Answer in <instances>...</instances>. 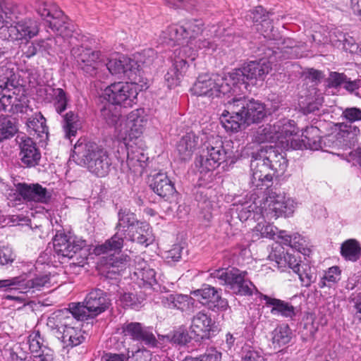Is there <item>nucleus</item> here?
<instances>
[{"label":"nucleus","instance_id":"1","mask_svg":"<svg viewBox=\"0 0 361 361\" xmlns=\"http://www.w3.org/2000/svg\"><path fill=\"white\" fill-rule=\"evenodd\" d=\"M305 49L304 44H298L291 38L279 39L276 42H270L268 50L271 54H267L269 61H250L243 67L228 73L226 80L231 81L235 93H237V90H240V86L247 89L248 82L253 83V81L264 80V77L271 69L270 63L273 62L274 59L283 60L300 58L304 56Z\"/></svg>","mask_w":361,"mask_h":361},{"label":"nucleus","instance_id":"2","mask_svg":"<svg viewBox=\"0 0 361 361\" xmlns=\"http://www.w3.org/2000/svg\"><path fill=\"white\" fill-rule=\"evenodd\" d=\"M273 126L276 144L284 149H300L302 145L312 150H318L322 147L320 130L317 127H307L302 132V140H300L298 128L294 121L284 118L276 121Z\"/></svg>","mask_w":361,"mask_h":361},{"label":"nucleus","instance_id":"3","mask_svg":"<svg viewBox=\"0 0 361 361\" xmlns=\"http://www.w3.org/2000/svg\"><path fill=\"white\" fill-rule=\"evenodd\" d=\"M73 152V157L78 164L86 166L95 176L104 177L109 173L111 160L107 152L97 144L78 142Z\"/></svg>","mask_w":361,"mask_h":361},{"label":"nucleus","instance_id":"4","mask_svg":"<svg viewBox=\"0 0 361 361\" xmlns=\"http://www.w3.org/2000/svg\"><path fill=\"white\" fill-rule=\"evenodd\" d=\"M67 311H57L49 317L47 326L66 347L73 348L85 341L80 325L68 316Z\"/></svg>","mask_w":361,"mask_h":361},{"label":"nucleus","instance_id":"5","mask_svg":"<svg viewBox=\"0 0 361 361\" xmlns=\"http://www.w3.org/2000/svg\"><path fill=\"white\" fill-rule=\"evenodd\" d=\"M247 272L235 267L220 268L211 271V278L217 279L220 285L226 286L233 293L240 295H251L256 289L247 277Z\"/></svg>","mask_w":361,"mask_h":361},{"label":"nucleus","instance_id":"6","mask_svg":"<svg viewBox=\"0 0 361 361\" xmlns=\"http://www.w3.org/2000/svg\"><path fill=\"white\" fill-rule=\"evenodd\" d=\"M228 73L223 76L219 75H200L191 87V92L200 97H219L221 94H235V89L231 81H227Z\"/></svg>","mask_w":361,"mask_h":361},{"label":"nucleus","instance_id":"7","mask_svg":"<svg viewBox=\"0 0 361 361\" xmlns=\"http://www.w3.org/2000/svg\"><path fill=\"white\" fill-rule=\"evenodd\" d=\"M228 28V27H225L222 24L211 26L208 30H205L202 33V37L198 39L195 38L194 41H188V44L180 49L179 54H183V56H188L193 61L199 50H203L204 52L214 51L217 48V44L211 37L220 38L223 36H228L231 34Z\"/></svg>","mask_w":361,"mask_h":361},{"label":"nucleus","instance_id":"8","mask_svg":"<svg viewBox=\"0 0 361 361\" xmlns=\"http://www.w3.org/2000/svg\"><path fill=\"white\" fill-rule=\"evenodd\" d=\"M296 207L297 202L293 198L281 194H273L262 200L259 209L263 212V219L271 220L291 216Z\"/></svg>","mask_w":361,"mask_h":361},{"label":"nucleus","instance_id":"9","mask_svg":"<svg viewBox=\"0 0 361 361\" xmlns=\"http://www.w3.org/2000/svg\"><path fill=\"white\" fill-rule=\"evenodd\" d=\"M231 152H227L221 140L209 143L202 154L197 158L195 165L200 173L206 174L218 168L220 164L231 157Z\"/></svg>","mask_w":361,"mask_h":361},{"label":"nucleus","instance_id":"10","mask_svg":"<svg viewBox=\"0 0 361 361\" xmlns=\"http://www.w3.org/2000/svg\"><path fill=\"white\" fill-rule=\"evenodd\" d=\"M226 105L233 113H241L247 126L261 121L266 116L264 104L253 99L234 97Z\"/></svg>","mask_w":361,"mask_h":361},{"label":"nucleus","instance_id":"11","mask_svg":"<svg viewBox=\"0 0 361 361\" xmlns=\"http://www.w3.org/2000/svg\"><path fill=\"white\" fill-rule=\"evenodd\" d=\"M137 85L133 82H115L105 88L104 98L116 106L131 107L136 103Z\"/></svg>","mask_w":361,"mask_h":361},{"label":"nucleus","instance_id":"12","mask_svg":"<svg viewBox=\"0 0 361 361\" xmlns=\"http://www.w3.org/2000/svg\"><path fill=\"white\" fill-rule=\"evenodd\" d=\"M39 32V23L32 18L16 20L11 26L0 27V38L3 40L19 41L35 37Z\"/></svg>","mask_w":361,"mask_h":361},{"label":"nucleus","instance_id":"13","mask_svg":"<svg viewBox=\"0 0 361 361\" xmlns=\"http://www.w3.org/2000/svg\"><path fill=\"white\" fill-rule=\"evenodd\" d=\"M50 284V276L47 274L36 275L34 277L23 274L11 279L0 280V288H10L25 294H33L43 287H49Z\"/></svg>","mask_w":361,"mask_h":361},{"label":"nucleus","instance_id":"14","mask_svg":"<svg viewBox=\"0 0 361 361\" xmlns=\"http://www.w3.org/2000/svg\"><path fill=\"white\" fill-rule=\"evenodd\" d=\"M139 113V110L132 111L123 121L125 129L121 127L118 133V138L123 140L124 145L126 142L135 145L143 144L140 137L147 121L144 116H140Z\"/></svg>","mask_w":361,"mask_h":361},{"label":"nucleus","instance_id":"15","mask_svg":"<svg viewBox=\"0 0 361 361\" xmlns=\"http://www.w3.org/2000/svg\"><path fill=\"white\" fill-rule=\"evenodd\" d=\"M124 145L127 150V159L126 162L121 163V171L126 173L131 172L142 175L149 159L142 148L143 144L135 145L126 142V145Z\"/></svg>","mask_w":361,"mask_h":361},{"label":"nucleus","instance_id":"16","mask_svg":"<svg viewBox=\"0 0 361 361\" xmlns=\"http://www.w3.org/2000/svg\"><path fill=\"white\" fill-rule=\"evenodd\" d=\"M71 54L77 59L81 69L90 76L97 75L98 70L103 68V61L98 51L76 47L71 49Z\"/></svg>","mask_w":361,"mask_h":361},{"label":"nucleus","instance_id":"17","mask_svg":"<svg viewBox=\"0 0 361 361\" xmlns=\"http://www.w3.org/2000/svg\"><path fill=\"white\" fill-rule=\"evenodd\" d=\"M28 103L27 97L23 94L6 92L0 97V111L11 114H27L32 111Z\"/></svg>","mask_w":361,"mask_h":361},{"label":"nucleus","instance_id":"18","mask_svg":"<svg viewBox=\"0 0 361 361\" xmlns=\"http://www.w3.org/2000/svg\"><path fill=\"white\" fill-rule=\"evenodd\" d=\"M54 249L58 256L72 259L87 245L86 241L81 239H72L65 234H57L54 238Z\"/></svg>","mask_w":361,"mask_h":361},{"label":"nucleus","instance_id":"19","mask_svg":"<svg viewBox=\"0 0 361 361\" xmlns=\"http://www.w3.org/2000/svg\"><path fill=\"white\" fill-rule=\"evenodd\" d=\"M281 146H264L258 151V155L266 160L274 173L283 174L287 166L288 160Z\"/></svg>","mask_w":361,"mask_h":361},{"label":"nucleus","instance_id":"20","mask_svg":"<svg viewBox=\"0 0 361 361\" xmlns=\"http://www.w3.org/2000/svg\"><path fill=\"white\" fill-rule=\"evenodd\" d=\"M192 294L214 312L226 310L228 306L227 300L209 285H204L202 288L193 290Z\"/></svg>","mask_w":361,"mask_h":361},{"label":"nucleus","instance_id":"21","mask_svg":"<svg viewBox=\"0 0 361 361\" xmlns=\"http://www.w3.org/2000/svg\"><path fill=\"white\" fill-rule=\"evenodd\" d=\"M27 344L32 360L54 361V351L44 344V338L39 331H35L28 336Z\"/></svg>","mask_w":361,"mask_h":361},{"label":"nucleus","instance_id":"22","mask_svg":"<svg viewBox=\"0 0 361 361\" xmlns=\"http://www.w3.org/2000/svg\"><path fill=\"white\" fill-rule=\"evenodd\" d=\"M15 186L16 192L25 201L47 203L50 200V193L39 183H19Z\"/></svg>","mask_w":361,"mask_h":361},{"label":"nucleus","instance_id":"23","mask_svg":"<svg viewBox=\"0 0 361 361\" xmlns=\"http://www.w3.org/2000/svg\"><path fill=\"white\" fill-rule=\"evenodd\" d=\"M21 163L26 167H34L39 164L41 153L35 142L28 137H21L19 144Z\"/></svg>","mask_w":361,"mask_h":361},{"label":"nucleus","instance_id":"24","mask_svg":"<svg viewBox=\"0 0 361 361\" xmlns=\"http://www.w3.org/2000/svg\"><path fill=\"white\" fill-rule=\"evenodd\" d=\"M123 334L131 339L144 342L146 345L155 346L157 339L152 332L147 328H143L138 322H130L123 324L122 326Z\"/></svg>","mask_w":361,"mask_h":361},{"label":"nucleus","instance_id":"25","mask_svg":"<svg viewBox=\"0 0 361 361\" xmlns=\"http://www.w3.org/2000/svg\"><path fill=\"white\" fill-rule=\"evenodd\" d=\"M189 32H185L183 24H174L169 26L164 31L162 32L161 37L163 42L169 46L175 47L180 46L178 49H175L174 53L176 54L178 51L183 46L188 44Z\"/></svg>","mask_w":361,"mask_h":361},{"label":"nucleus","instance_id":"26","mask_svg":"<svg viewBox=\"0 0 361 361\" xmlns=\"http://www.w3.org/2000/svg\"><path fill=\"white\" fill-rule=\"evenodd\" d=\"M83 303L86 305L92 317H94L108 308L109 300L104 290L95 288L87 293Z\"/></svg>","mask_w":361,"mask_h":361},{"label":"nucleus","instance_id":"27","mask_svg":"<svg viewBox=\"0 0 361 361\" xmlns=\"http://www.w3.org/2000/svg\"><path fill=\"white\" fill-rule=\"evenodd\" d=\"M136 66L134 60L125 56L110 59L107 63L103 62V68H106L111 75L129 78L135 73Z\"/></svg>","mask_w":361,"mask_h":361},{"label":"nucleus","instance_id":"28","mask_svg":"<svg viewBox=\"0 0 361 361\" xmlns=\"http://www.w3.org/2000/svg\"><path fill=\"white\" fill-rule=\"evenodd\" d=\"M267 13L262 6H257L250 11L249 18L255 23L256 29L260 32L265 38L269 40L276 39L273 33L274 27Z\"/></svg>","mask_w":361,"mask_h":361},{"label":"nucleus","instance_id":"29","mask_svg":"<svg viewBox=\"0 0 361 361\" xmlns=\"http://www.w3.org/2000/svg\"><path fill=\"white\" fill-rule=\"evenodd\" d=\"M140 221L136 215L128 209H120L118 212V222L115 226V231L128 240L135 228Z\"/></svg>","mask_w":361,"mask_h":361},{"label":"nucleus","instance_id":"30","mask_svg":"<svg viewBox=\"0 0 361 361\" xmlns=\"http://www.w3.org/2000/svg\"><path fill=\"white\" fill-rule=\"evenodd\" d=\"M259 299L265 301L267 307H271L270 312L273 315L286 318H293L295 315V307L288 302L271 298L263 293H260Z\"/></svg>","mask_w":361,"mask_h":361},{"label":"nucleus","instance_id":"31","mask_svg":"<svg viewBox=\"0 0 361 361\" xmlns=\"http://www.w3.org/2000/svg\"><path fill=\"white\" fill-rule=\"evenodd\" d=\"M54 15L53 20H47L49 27L63 38H69L73 36L75 26L63 15L62 11H57Z\"/></svg>","mask_w":361,"mask_h":361},{"label":"nucleus","instance_id":"32","mask_svg":"<svg viewBox=\"0 0 361 361\" xmlns=\"http://www.w3.org/2000/svg\"><path fill=\"white\" fill-rule=\"evenodd\" d=\"M282 250L283 247H280L279 250L276 247L269 254V259L275 262L281 271H284L287 267L291 269L294 273L299 271L302 264H300L295 256L288 252L284 253V251Z\"/></svg>","mask_w":361,"mask_h":361},{"label":"nucleus","instance_id":"33","mask_svg":"<svg viewBox=\"0 0 361 361\" xmlns=\"http://www.w3.org/2000/svg\"><path fill=\"white\" fill-rule=\"evenodd\" d=\"M262 202L261 200L257 202L251 200L242 202L239 201L235 204V209L239 219L241 221H245L251 218L256 221H259L260 218L263 219V212H260L261 211L259 209Z\"/></svg>","mask_w":361,"mask_h":361},{"label":"nucleus","instance_id":"34","mask_svg":"<svg viewBox=\"0 0 361 361\" xmlns=\"http://www.w3.org/2000/svg\"><path fill=\"white\" fill-rule=\"evenodd\" d=\"M201 142L202 140L192 132L183 135L177 145L179 158L182 161L189 160Z\"/></svg>","mask_w":361,"mask_h":361},{"label":"nucleus","instance_id":"35","mask_svg":"<svg viewBox=\"0 0 361 361\" xmlns=\"http://www.w3.org/2000/svg\"><path fill=\"white\" fill-rule=\"evenodd\" d=\"M150 188L156 194L163 198H169L176 192L172 181L169 178L166 173L161 172L153 176Z\"/></svg>","mask_w":361,"mask_h":361},{"label":"nucleus","instance_id":"36","mask_svg":"<svg viewBox=\"0 0 361 361\" xmlns=\"http://www.w3.org/2000/svg\"><path fill=\"white\" fill-rule=\"evenodd\" d=\"M101 116L109 126H114L118 133H119L124 121L121 107L108 104L102 109Z\"/></svg>","mask_w":361,"mask_h":361},{"label":"nucleus","instance_id":"37","mask_svg":"<svg viewBox=\"0 0 361 361\" xmlns=\"http://www.w3.org/2000/svg\"><path fill=\"white\" fill-rule=\"evenodd\" d=\"M213 324L212 318L207 314L199 312L193 317L190 328L197 336L204 337L210 332Z\"/></svg>","mask_w":361,"mask_h":361},{"label":"nucleus","instance_id":"38","mask_svg":"<svg viewBox=\"0 0 361 361\" xmlns=\"http://www.w3.org/2000/svg\"><path fill=\"white\" fill-rule=\"evenodd\" d=\"M220 119L226 131L238 132L242 126L246 125L241 113H233L227 107L221 114Z\"/></svg>","mask_w":361,"mask_h":361},{"label":"nucleus","instance_id":"39","mask_svg":"<svg viewBox=\"0 0 361 361\" xmlns=\"http://www.w3.org/2000/svg\"><path fill=\"white\" fill-rule=\"evenodd\" d=\"M128 240L136 242L145 246L149 245L153 241L152 231L149 224L140 221L134 228Z\"/></svg>","mask_w":361,"mask_h":361},{"label":"nucleus","instance_id":"40","mask_svg":"<svg viewBox=\"0 0 361 361\" xmlns=\"http://www.w3.org/2000/svg\"><path fill=\"white\" fill-rule=\"evenodd\" d=\"M341 255L348 261L357 262L361 257V246L355 239L345 240L341 246Z\"/></svg>","mask_w":361,"mask_h":361},{"label":"nucleus","instance_id":"41","mask_svg":"<svg viewBox=\"0 0 361 361\" xmlns=\"http://www.w3.org/2000/svg\"><path fill=\"white\" fill-rule=\"evenodd\" d=\"M18 87L17 76L13 68L7 66L0 68V90L11 92Z\"/></svg>","mask_w":361,"mask_h":361},{"label":"nucleus","instance_id":"42","mask_svg":"<svg viewBox=\"0 0 361 361\" xmlns=\"http://www.w3.org/2000/svg\"><path fill=\"white\" fill-rule=\"evenodd\" d=\"M126 238H123L119 233L115 231L114 235L103 244L95 247L94 252L96 255L108 253L114 251L115 252L121 251L123 247V242Z\"/></svg>","mask_w":361,"mask_h":361},{"label":"nucleus","instance_id":"43","mask_svg":"<svg viewBox=\"0 0 361 361\" xmlns=\"http://www.w3.org/2000/svg\"><path fill=\"white\" fill-rule=\"evenodd\" d=\"M45 92L51 96L54 106L59 114H61L67 109L69 98L66 92L61 88L49 87Z\"/></svg>","mask_w":361,"mask_h":361},{"label":"nucleus","instance_id":"44","mask_svg":"<svg viewBox=\"0 0 361 361\" xmlns=\"http://www.w3.org/2000/svg\"><path fill=\"white\" fill-rule=\"evenodd\" d=\"M62 127L65 137L69 140L75 137L78 130L80 128V123L78 114L73 111H68L63 116Z\"/></svg>","mask_w":361,"mask_h":361},{"label":"nucleus","instance_id":"45","mask_svg":"<svg viewBox=\"0 0 361 361\" xmlns=\"http://www.w3.org/2000/svg\"><path fill=\"white\" fill-rule=\"evenodd\" d=\"M291 338L292 331L288 324L277 326L271 333V341L275 348L286 345Z\"/></svg>","mask_w":361,"mask_h":361},{"label":"nucleus","instance_id":"46","mask_svg":"<svg viewBox=\"0 0 361 361\" xmlns=\"http://www.w3.org/2000/svg\"><path fill=\"white\" fill-rule=\"evenodd\" d=\"M26 125L30 130L35 132L39 137L47 136L48 127L46 125V118L40 113H36L27 121Z\"/></svg>","mask_w":361,"mask_h":361},{"label":"nucleus","instance_id":"47","mask_svg":"<svg viewBox=\"0 0 361 361\" xmlns=\"http://www.w3.org/2000/svg\"><path fill=\"white\" fill-rule=\"evenodd\" d=\"M59 311H67L68 316L72 317L73 319L79 324L80 321L87 320L92 317L90 312L87 310L86 305L82 302H71L68 305V308L60 310Z\"/></svg>","mask_w":361,"mask_h":361},{"label":"nucleus","instance_id":"48","mask_svg":"<svg viewBox=\"0 0 361 361\" xmlns=\"http://www.w3.org/2000/svg\"><path fill=\"white\" fill-rule=\"evenodd\" d=\"M33 8L47 23V20H53L54 14L57 11H61L56 8V6L51 1L47 0H35Z\"/></svg>","mask_w":361,"mask_h":361},{"label":"nucleus","instance_id":"49","mask_svg":"<svg viewBox=\"0 0 361 361\" xmlns=\"http://www.w3.org/2000/svg\"><path fill=\"white\" fill-rule=\"evenodd\" d=\"M192 298L187 295L171 294L162 299V302L169 308L185 310L190 304Z\"/></svg>","mask_w":361,"mask_h":361},{"label":"nucleus","instance_id":"50","mask_svg":"<svg viewBox=\"0 0 361 361\" xmlns=\"http://www.w3.org/2000/svg\"><path fill=\"white\" fill-rule=\"evenodd\" d=\"M274 132L273 124L263 125L257 128L254 133L253 140L258 143H264L267 142H275L276 144V138Z\"/></svg>","mask_w":361,"mask_h":361},{"label":"nucleus","instance_id":"51","mask_svg":"<svg viewBox=\"0 0 361 361\" xmlns=\"http://www.w3.org/2000/svg\"><path fill=\"white\" fill-rule=\"evenodd\" d=\"M275 173L272 170H258L252 171V184L255 188L263 186L269 187V183L271 182L273 176Z\"/></svg>","mask_w":361,"mask_h":361},{"label":"nucleus","instance_id":"52","mask_svg":"<svg viewBox=\"0 0 361 361\" xmlns=\"http://www.w3.org/2000/svg\"><path fill=\"white\" fill-rule=\"evenodd\" d=\"M277 228L273 225L267 223L266 221L259 222L252 231V238L255 240H258L261 238H267L271 239L276 235Z\"/></svg>","mask_w":361,"mask_h":361},{"label":"nucleus","instance_id":"53","mask_svg":"<svg viewBox=\"0 0 361 361\" xmlns=\"http://www.w3.org/2000/svg\"><path fill=\"white\" fill-rule=\"evenodd\" d=\"M204 23L200 19H192L186 20L183 23L185 32H189L188 40L194 41L199 35L204 33Z\"/></svg>","mask_w":361,"mask_h":361},{"label":"nucleus","instance_id":"54","mask_svg":"<svg viewBox=\"0 0 361 361\" xmlns=\"http://www.w3.org/2000/svg\"><path fill=\"white\" fill-rule=\"evenodd\" d=\"M17 19V16L8 6L6 2L4 0H0V25L11 26Z\"/></svg>","mask_w":361,"mask_h":361},{"label":"nucleus","instance_id":"55","mask_svg":"<svg viewBox=\"0 0 361 361\" xmlns=\"http://www.w3.org/2000/svg\"><path fill=\"white\" fill-rule=\"evenodd\" d=\"M341 271L338 267H332L325 272L318 285L320 288L325 286L331 287L340 279Z\"/></svg>","mask_w":361,"mask_h":361},{"label":"nucleus","instance_id":"56","mask_svg":"<svg viewBox=\"0 0 361 361\" xmlns=\"http://www.w3.org/2000/svg\"><path fill=\"white\" fill-rule=\"evenodd\" d=\"M295 274L298 275L301 285L304 287L308 288L314 283L316 280V274L310 265L307 264H302L300 268L299 271H296Z\"/></svg>","mask_w":361,"mask_h":361},{"label":"nucleus","instance_id":"57","mask_svg":"<svg viewBox=\"0 0 361 361\" xmlns=\"http://www.w3.org/2000/svg\"><path fill=\"white\" fill-rule=\"evenodd\" d=\"M18 131L17 126L12 121L4 118L0 122V142L12 138Z\"/></svg>","mask_w":361,"mask_h":361},{"label":"nucleus","instance_id":"58","mask_svg":"<svg viewBox=\"0 0 361 361\" xmlns=\"http://www.w3.org/2000/svg\"><path fill=\"white\" fill-rule=\"evenodd\" d=\"M40 47V53L54 55L59 51L58 40L54 37H48L38 40Z\"/></svg>","mask_w":361,"mask_h":361},{"label":"nucleus","instance_id":"59","mask_svg":"<svg viewBox=\"0 0 361 361\" xmlns=\"http://www.w3.org/2000/svg\"><path fill=\"white\" fill-rule=\"evenodd\" d=\"M137 274L143 281L144 286L152 287L154 285L157 284L156 273L154 269L145 267L142 268Z\"/></svg>","mask_w":361,"mask_h":361},{"label":"nucleus","instance_id":"60","mask_svg":"<svg viewBox=\"0 0 361 361\" xmlns=\"http://www.w3.org/2000/svg\"><path fill=\"white\" fill-rule=\"evenodd\" d=\"M167 5L174 8H183L188 11L196 9V0H166Z\"/></svg>","mask_w":361,"mask_h":361},{"label":"nucleus","instance_id":"61","mask_svg":"<svg viewBox=\"0 0 361 361\" xmlns=\"http://www.w3.org/2000/svg\"><path fill=\"white\" fill-rule=\"evenodd\" d=\"M183 247L179 244H175L166 252L165 258L168 263L178 262L182 256Z\"/></svg>","mask_w":361,"mask_h":361},{"label":"nucleus","instance_id":"62","mask_svg":"<svg viewBox=\"0 0 361 361\" xmlns=\"http://www.w3.org/2000/svg\"><path fill=\"white\" fill-rule=\"evenodd\" d=\"M128 359L129 361H151L152 354L149 350L146 349H139L135 352H128Z\"/></svg>","mask_w":361,"mask_h":361},{"label":"nucleus","instance_id":"63","mask_svg":"<svg viewBox=\"0 0 361 361\" xmlns=\"http://www.w3.org/2000/svg\"><path fill=\"white\" fill-rule=\"evenodd\" d=\"M342 116L350 123L361 121V109L348 107L343 111Z\"/></svg>","mask_w":361,"mask_h":361},{"label":"nucleus","instance_id":"64","mask_svg":"<svg viewBox=\"0 0 361 361\" xmlns=\"http://www.w3.org/2000/svg\"><path fill=\"white\" fill-rule=\"evenodd\" d=\"M221 353L214 348L207 349L205 353L199 357V361H221Z\"/></svg>","mask_w":361,"mask_h":361}]
</instances>
